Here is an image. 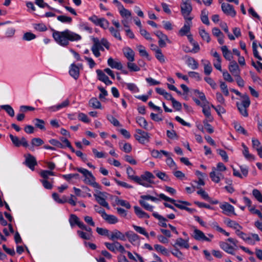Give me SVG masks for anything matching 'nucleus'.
<instances>
[{
	"instance_id": "nucleus-1",
	"label": "nucleus",
	"mask_w": 262,
	"mask_h": 262,
	"mask_svg": "<svg viewBox=\"0 0 262 262\" xmlns=\"http://www.w3.org/2000/svg\"><path fill=\"white\" fill-rule=\"evenodd\" d=\"M52 36L55 41L59 45L66 47L69 44V41H78L81 39V36L69 29L63 31L54 30Z\"/></svg>"
},
{
	"instance_id": "nucleus-2",
	"label": "nucleus",
	"mask_w": 262,
	"mask_h": 262,
	"mask_svg": "<svg viewBox=\"0 0 262 262\" xmlns=\"http://www.w3.org/2000/svg\"><path fill=\"white\" fill-rule=\"evenodd\" d=\"M93 44L91 47V51L96 57H99L101 56L100 51H104L103 47L107 50L110 49V43L104 38H102L101 40L97 38H93Z\"/></svg>"
},
{
	"instance_id": "nucleus-3",
	"label": "nucleus",
	"mask_w": 262,
	"mask_h": 262,
	"mask_svg": "<svg viewBox=\"0 0 262 262\" xmlns=\"http://www.w3.org/2000/svg\"><path fill=\"white\" fill-rule=\"evenodd\" d=\"M226 169L227 168L223 163H218L216 167L212 168V171L209 174L211 180L215 183H219L222 179L224 178V176L222 172L226 171Z\"/></svg>"
},
{
	"instance_id": "nucleus-4",
	"label": "nucleus",
	"mask_w": 262,
	"mask_h": 262,
	"mask_svg": "<svg viewBox=\"0 0 262 262\" xmlns=\"http://www.w3.org/2000/svg\"><path fill=\"white\" fill-rule=\"evenodd\" d=\"M158 196L160 199L172 203L176 207L182 210H184L186 206H190L191 205L190 203L188 202L176 201L173 199L167 196L163 193H161Z\"/></svg>"
},
{
	"instance_id": "nucleus-5",
	"label": "nucleus",
	"mask_w": 262,
	"mask_h": 262,
	"mask_svg": "<svg viewBox=\"0 0 262 262\" xmlns=\"http://www.w3.org/2000/svg\"><path fill=\"white\" fill-rule=\"evenodd\" d=\"M192 8L190 3L183 1L181 4V11L182 15L186 20H188L190 22L192 18L189 17V15L192 11Z\"/></svg>"
},
{
	"instance_id": "nucleus-6",
	"label": "nucleus",
	"mask_w": 262,
	"mask_h": 262,
	"mask_svg": "<svg viewBox=\"0 0 262 262\" xmlns=\"http://www.w3.org/2000/svg\"><path fill=\"white\" fill-rule=\"evenodd\" d=\"M154 34L159 38L158 43L161 48H164L166 46V42L170 43L171 41L168 39L167 36L160 30L154 32Z\"/></svg>"
},
{
	"instance_id": "nucleus-7",
	"label": "nucleus",
	"mask_w": 262,
	"mask_h": 262,
	"mask_svg": "<svg viewBox=\"0 0 262 262\" xmlns=\"http://www.w3.org/2000/svg\"><path fill=\"white\" fill-rule=\"evenodd\" d=\"M106 193L103 192H98L97 193L94 194V196L95 198L96 201L102 206L110 209L108 203L105 201L106 196Z\"/></svg>"
},
{
	"instance_id": "nucleus-8",
	"label": "nucleus",
	"mask_w": 262,
	"mask_h": 262,
	"mask_svg": "<svg viewBox=\"0 0 262 262\" xmlns=\"http://www.w3.org/2000/svg\"><path fill=\"white\" fill-rule=\"evenodd\" d=\"M9 137L14 146L19 147L22 145L25 147H28V141L25 137H22L20 139H19L17 136H14L11 134L9 135Z\"/></svg>"
},
{
	"instance_id": "nucleus-9",
	"label": "nucleus",
	"mask_w": 262,
	"mask_h": 262,
	"mask_svg": "<svg viewBox=\"0 0 262 262\" xmlns=\"http://www.w3.org/2000/svg\"><path fill=\"white\" fill-rule=\"evenodd\" d=\"M82 64H79L77 66L75 63H72L70 67V75L75 79H77L79 76L80 69H82Z\"/></svg>"
},
{
	"instance_id": "nucleus-10",
	"label": "nucleus",
	"mask_w": 262,
	"mask_h": 262,
	"mask_svg": "<svg viewBox=\"0 0 262 262\" xmlns=\"http://www.w3.org/2000/svg\"><path fill=\"white\" fill-rule=\"evenodd\" d=\"M125 235V233L124 234L118 230L115 229L112 232H110L108 238L112 241L120 240L125 241H126Z\"/></svg>"
},
{
	"instance_id": "nucleus-11",
	"label": "nucleus",
	"mask_w": 262,
	"mask_h": 262,
	"mask_svg": "<svg viewBox=\"0 0 262 262\" xmlns=\"http://www.w3.org/2000/svg\"><path fill=\"white\" fill-rule=\"evenodd\" d=\"M222 10L223 12L226 15L234 17L236 15V11H235L233 7L228 4L223 3L221 5Z\"/></svg>"
},
{
	"instance_id": "nucleus-12",
	"label": "nucleus",
	"mask_w": 262,
	"mask_h": 262,
	"mask_svg": "<svg viewBox=\"0 0 262 262\" xmlns=\"http://www.w3.org/2000/svg\"><path fill=\"white\" fill-rule=\"evenodd\" d=\"M70 101L69 99L64 100L62 102L56 105L50 106L47 108L49 112H56L63 108L67 107L69 105Z\"/></svg>"
},
{
	"instance_id": "nucleus-13",
	"label": "nucleus",
	"mask_w": 262,
	"mask_h": 262,
	"mask_svg": "<svg viewBox=\"0 0 262 262\" xmlns=\"http://www.w3.org/2000/svg\"><path fill=\"white\" fill-rule=\"evenodd\" d=\"M220 208L223 210V213L229 215L230 214H235L234 208L228 203L225 202L220 205Z\"/></svg>"
},
{
	"instance_id": "nucleus-14",
	"label": "nucleus",
	"mask_w": 262,
	"mask_h": 262,
	"mask_svg": "<svg viewBox=\"0 0 262 262\" xmlns=\"http://www.w3.org/2000/svg\"><path fill=\"white\" fill-rule=\"evenodd\" d=\"M124 56L126 58L128 61H134L135 60V52L129 47H125L122 50Z\"/></svg>"
},
{
	"instance_id": "nucleus-15",
	"label": "nucleus",
	"mask_w": 262,
	"mask_h": 262,
	"mask_svg": "<svg viewBox=\"0 0 262 262\" xmlns=\"http://www.w3.org/2000/svg\"><path fill=\"white\" fill-rule=\"evenodd\" d=\"M193 237L197 241L210 242V239L206 237L204 233L199 229H194Z\"/></svg>"
},
{
	"instance_id": "nucleus-16",
	"label": "nucleus",
	"mask_w": 262,
	"mask_h": 262,
	"mask_svg": "<svg viewBox=\"0 0 262 262\" xmlns=\"http://www.w3.org/2000/svg\"><path fill=\"white\" fill-rule=\"evenodd\" d=\"M228 68L229 71L234 77L238 76L240 74V70L239 68V66L236 62V61H230Z\"/></svg>"
},
{
	"instance_id": "nucleus-17",
	"label": "nucleus",
	"mask_w": 262,
	"mask_h": 262,
	"mask_svg": "<svg viewBox=\"0 0 262 262\" xmlns=\"http://www.w3.org/2000/svg\"><path fill=\"white\" fill-rule=\"evenodd\" d=\"M25 163L31 170L34 169V166L37 165V162L34 157L28 154L26 157Z\"/></svg>"
},
{
	"instance_id": "nucleus-18",
	"label": "nucleus",
	"mask_w": 262,
	"mask_h": 262,
	"mask_svg": "<svg viewBox=\"0 0 262 262\" xmlns=\"http://www.w3.org/2000/svg\"><path fill=\"white\" fill-rule=\"evenodd\" d=\"M96 73L98 76V78L100 81L103 82L106 85H111L112 82L109 79L107 76H106L101 70H97Z\"/></svg>"
},
{
	"instance_id": "nucleus-19",
	"label": "nucleus",
	"mask_w": 262,
	"mask_h": 262,
	"mask_svg": "<svg viewBox=\"0 0 262 262\" xmlns=\"http://www.w3.org/2000/svg\"><path fill=\"white\" fill-rule=\"evenodd\" d=\"M108 65L113 69L121 70L123 68V66L120 61H115L113 58L110 57L107 60Z\"/></svg>"
},
{
	"instance_id": "nucleus-20",
	"label": "nucleus",
	"mask_w": 262,
	"mask_h": 262,
	"mask_svg": "<svg viewBox=\"0 0 262 262\" xmlns=\"http://www.w3.org/2000/svg\"><path fill=\"white\" fill-rule=\"evenodd\" d=\"M220 246L221 249H222L227 253L232 255L235 254L234 252V251L235 250L234 248H233V247L230 246L228 243L224 242H221L220 243Z\"/></svg>"
},
{
	"instance_id": "nucleus-21",
	"label": "nucleus",
	"mask_w": 262,
	"mask_h": 262,
	"mask_svg": "<svg viewBox=\"0 0 262 262\" xmlns=\"http://www.w3.org/2000/svg\"><path fill=\"white\" fill-rule=\"evenodd\" d=\"M127 237L129 242L134 244L139 241V236L133 231H127L125 233V237Z\"/></svg>"
},
{
	"instance_id": "nucleus-22",
	"label": "nucleus",
	"mask_w": 262,
	"mask_h": 262,
	"mask_svg": "<svg viewBox=\"0 0 262 262\" xmlns=\"http://www.w3.org/2000/svg\"><path fill=\"white\" fill-rule=\"evenodd\" d=\"M163 155L167 157L166 162L168 166L171 168H176V164L171 157V154L166 151H162Z\"/></svg>"
},
{
	"instance_id": "nucleus-23",
	"label": "nucleus",
	"mask_w": 262,
	"mask_h": 262,
	"mask_svg": "<svg viewBox=\"0 0 262 262\" xmlns=\"http://www.w3.org/2000/svg\"><path fill=\"white\" fill-rule=\"evenodd\" d=\"M260 241V238L258 234L255 233H250L248 235L245 242L249 244L254 245L255 244V242Z\"/></svg>"
},
{
	"instance_id": "nucleus-24",
	"label": "nucleus",
	"mask_w": 262,
	"mask_h": 262,
	"mask_svg": "<svg viewBox=\"0 0 262 262\" xmlns=\"http://www.w3.org/2000/svg\"><path fill=\"white\" fill-rule=\"evenodd\" d=\"M102 218L110 224H115L118 222V219L116 216L107 214L106 212L103 213Z\"/></svg>"
},
{
	"instance_id": "nucleus-25",
	"label": "nucleus",
	"mask_w": 262,
	"mask_h": 262,
	"mask_svg": "<svg viewBox=\"0 0 262 262\" xmlns=\"http://www.w3.org/2000/svg\"><path fill=\"white\" fill-rule=\"evenodd\" d=\"M225 222L229 227L234 229L235 230V233L239 230H242L243 229V227L238 223L229 219H227Z\"/></svg>"
},
{
	"instance_id": "nucleus-26",
	"label": "nucleus",
	"mask_w": 262,
	"mask_h": 262,
	"mask_svg": "<svg viewBox=\"0 0 262 262\" xmlns=\"http://www.w3.org/2000/svg\"><path fill=\"white\" fill-rule=\"evenodd\" d=\"M201 62L204 66V73L207 75H210L212 71V68L210 62L208 60L202 59L201 60Z\"/></svg>"
},
{
	"instance_id": "nucleus-27",
	"label": "nucleus",
	"mask_w": 262,
	"mask_h": 262,
	"mask_svg": "<svg viewBox=\"0 0 262 262\" xmlns=\"http://www.w3.org/2000/svg\"><path fill=\"white\" fill-rule=\"evenodd\" d=\"M135 139L141 144H145V143L148 142L150 136L148 133H146L145 134L140 135H135Z\"/></svg>"
},
{
	"instance_id": "nucleus-28",
	"label": "nucleus",
	"mask_w": 262,
	"mask_h": 262,
	"mask_svg": "<svg viewBox=\"0 0 262 262\" xmlns=\"http://www.w3.org/2000/svg\"><path fill=\"white\" fill-rule=\"evenodd\" d=\"M140 179L144 180L145 181H147L148 183L151 184H154L153 179L155 178L154 174L149 171L145 172L140 177Z\"/></svg>"
},
{
	"instance_id": "nucleus-29",
	"label": "nucleus",
	"mask_w": 262,
	"mask_h": 262,
	"mask_svg": "<svg viewBox=\"0 0 262 262\" xmlns=\"http://www.w3.org/2000/svg\"><path fill=\"white\" fill-rule=\"evenodd\" d=\"M221 50L223 53V56L227 60L231 61L233 56L232 53L228 50L226 46H223L221 47Z\"/></svg>"
},
{
	"instance_id": "nucleus-30",
	"label": "nucleus",
	"mask_w": 262,
	"mask_h": 262,
	"mask_svg": "<svg viewBox=\"0 0 262 262\" xmlns=\"http://www.w3.org/2000/svg\"><path fill=\"white\" fill-rule=\"evenodd\" d=\"M135 212L136 214L139 218H144V219H148L149 218V215L143 211L139 207L135 206L134 207Z\"/></svg>"
},
{
	"instance_id": "nucleus-31",
	"label": "nucleus",
	"mask_w": 262,
	"mask_h": 262,
	"mask_svg": "<svg viewBox=\"0 0 262 262\" xmlns=\"http://www.w3.org/2000/svg\"><path fill=\"white\" fill-rule=\"evenodd\" d=\"M242 146L243 147V154L245 158L248 160H254L255 156L249 153L248 147L244 143H242Z\"/></svg>"
},
{
	"instance_id": "nucleus-32",
	"label": "nucleus",
	"mask_w": 262,
	"mask_h": 262,
	"mask_svg": "<svg viewBox=\"0 0 262 262\" xmlns=\"http://www.w3.org/2000/svg\"><path fill=\"white\" fill-rule=\"evenodd\" d=\"M152 215L159 220V226L166 228L167 226L166 224L167 219L163 216L160 215L157 212H154Z\"/></svg>"
},
{
	"instance_id": "nucleus-33",
	"label": "nucleus",
	"mask_w": 262,
	"mask_h": 262,
	"mask_svg": "<svg viewBox=\"0 0 262 262\" xmlns=\"http://www.w3.org/2000/svg\"><path fill=\"white\" fill-rule=\"evenodd\" d=\"M199 33L203 40L206 41L207 42H210V35L209 33L206 31L204 28L200 27L199 29Z\"/></svg>"
},
{
	"instance_id": "nucleus-34",
	"label": "nucleus",
	"mask_w": 262,
	"mask_h": 262,
	"mask_svg": "<svg viewBox=\"0 0 262 262\" xmlns=\"http://www.w3.org/2000/svg\"><path fill=\"white\" fill-rule=\"evenodd\" d=\"M174 245L186 249H188L189 248L188 240L184 239L181 237L178 238L176 239Z\"/></svg>"
},
{
	"instance_id": "nucleus-35",
	"label": "nucleus",
	"mask_w": 262,
	"mask_h": 262,
	"mask_svg": "<svg viewBox=\"0 0 262 262\" xmlns=\"http://www.w3.org/2000/svg\"><path fill=\"white\" fill-rule=\"evenodd\" d=\"M126 173L128 179L130 180H132L134 182H136L137 180H139V177L135 175V171L131 167L128 166L126 168Z\"/></svg>"
},
{
	"instance_id": "nucleus-36",
	"label": "nucleus",
	"mask_w": 262,
	"mask_h": 262,
	"mask_svg": "<svg viewBox=\"0 0 262 262\" xmlns=\"http://www.w3.org/2000/svg\"><path fill=\"white\" fill-rule=\"evenodd\" d=\"M89 105L90 107H93L95 109H101V104L99 101L96 98L93 97L92 98L89 102Z\"/></svg>"
},
{
	"instance_id": "nucleus-37",
	"label": "nucleus",
	"mask_w": 262,
	"mask_h": 262,
	"mask_svg": "<svg viewBox=\"0 0 262 262\" xmlns=\"http://www.w3.org/2000/svg\"><path fill=\"white\" fill-rule=\"evenodd\" d=\"M208 11L206 9H203L201 11V19L202 23L207 26L209 25L210 22L208 19Z\"/></svg>"
},
{
	"instance_id": "nucleus-38",
	"label": "nucleus",
	"mask_w": 262,
	"mask_h": 262,
	"mask_svg": "<svg viewBox=\"0 0 262 262\" xmlns=\"http://www.w3.org/2000/svg\"><path fill=\"white\" fill-rule=\"evenodd\" d=\"M190 24L188 22L186 21L184 26L179 30V34L180 36L187 35L190 32Z\"/></svg>"
},
{
	"instance_id": "nucleus-39",
	"label": "nucleus",
	"mask_w": 262,
	"mask_h": 262,
	"mask_svg": "<svg viewBox=\"0 0 262 262\" xmlns=\"http://www.w3.org/2000/svg\"><path fill=\"white\" fill-rule=\"evenodd\" d=\"M119 12L122 17L128 19L132 15V13L128 10L125 9L123 6L119 9Z\"/></svg>"
},
{
	"instance_id": "nucleus-40",
	"label": "nucleus",
	"mask_w": 262,
	"mask_h": 262,
	"mask_svg": "<svg viewBox=\"0 0 262 262\" xmlns=\"http://www.w3.org/2000/svg\"><path fill=\"white\" fill-rule=\"evenodd\" d=\"M187 64L192 70H196L198 68V63L192 57H189L187 59Z\"/></svg>"
},
{
	"instance_id": "nucleus-41",
	"label": "nucleus",
	"mask_w": 262,
	"mask_h": 262,
	"mask_svg": "<svg viewBox=\"0 0 262 262\" xmlns=\"http://www.w3.org/2000/svg\"><path fill=\"white\" fill-rule=\"evenodd\" d=\"M1 108L5 110L10 117H13L14 116V111L10 105H3L1 106Z\"/></svg>"
},
{
	"instance_id": "nucleus-42",
	"label": "nucleus",
	"mask_w": 262,
	"mask_h": 262,
	"mask_svg": "<svg viewBox=\"0 0 262 262\" xmlns=\"http://www.w3.org/2000/svg\"><path fill=\"white\" fill-rule=\"evenodd\" d=\"M241 98L243 100L242 102L239 103V105L248 107L250 104V100L248 95L245 94L241 96Z\"/></svg>"
},
{
	"instance_id": "nucleus-43",
	"label": "nucleus",
	"mask_w": 262,
	"mask_h": 262,
	"mask_svg": "<svg viewBox=\"0 0 262 262\" xmlns=\"http://www.w3.org/2000/svg\"><path fill=\"white\" fill-rule=\"evenodd\" d=\"M53 199L57 203L63 204L67 202L68 200L65 196H63L62 198H59V195L56 192L52 194Z\"/></svg>"
},
{
	"instance_id": "nucleus-44",
	"label": "nucleus",
	"mask_w": 262,
	"mask_h": 262,
	"mask_svg": "<svg viewBox=\"0 0 262 262\" xmlns=\"http://www.w3.org/2000/svg\"><path fill=\"white\" fill-rule=\"evenodd\" d=\"M133 227L136 231L144 235L146 238H149V234L144 228L135 225H133Z\"/></svg>"
},
{
	"instance_id": "nucleus-45",
	"label": "nucleus",
	"mask_w": 262,
	"mask_h": 262,
	"mask_svg": "<svg viewBox=\"0 0 262 262\" xmlns=\"http://www.w3.org/2000/svg\"><path fill=\"white\" fill-rule=\"evenodd\" d=\"M154 248L158 252H161L162 254L165 256H168L169 255V252L167 249L161 245L158 244L155 245L154 246Z\"/></svg>"
},
{
	"instance_id": "nucleus-46",
	"label": "nucleus",
	"mask_w": 262,
	"mask_h": 262,
	"mask_svg": "<svg viewBox=\"0 0 262 262\" xmlns=\"http://www.w3.org/2000/svg\"><path fill=\"white\" fill-rule=\"evenodd\" d=\"M155 56L157 59L161 63H164L165 62V57L162 51L160 49L156 48V52H155Z\"/></svg>"
},
{
	"instance_id": "nucleus-47",
	"label": "nucleus",
	"mask_w": 262,
	"mask_h": 262,
	"mask_svg": "<svg viewBox=\"0 0 262 262\" xmlns=\"http://www.w3.org/2000/svg\"><path fill=\"white\" fill-rule=\"evenodd\" d=\"M137 48L141 56L148 58L149 55L145 50V48L141 45H137Z\"/></svg>"
},
{
	"instance_id": "nucleus-48",
	"label": "nucleus",
	"mask_w": 262,
	"mask_h": 262,
	"mask_svg": "<svg viewBox=\"0 0 262 262\" xmlns=\"http://www.w3.org/2000/svg\"><path fill=\"white\" fill-rule=\"evenodd\" d=\"M36 127L40 129L45 130V121L43 120L36 118L33 121Z\"/></svg>"
},
{
	"instance_id": "nucleus-49",
	"label": "nucleus",
	"mask_w": 262,
	"mask_h": 262,
	"mask_svg": "<svg viewBox=\"0 0 262 262\" xmlns=\"http://www.w3.org/2000/svg\"><path fill=\"white\" fill-rule=\"evenodd\" d=\"M203 113L204 115L208 118L209 121L213 120V118L211 115L210 108L208 106H204L203 107Z\"/></svg>"
},
{
	"instance_id": "nucleus-50",
	"label": "nucleus",
	"mask_w": 262,
	"mask_h": 262,
	"mask_svg": "<svg viewBox=\"0 0 262 262\" xmlns=\"http://www.w3.org/2000/svg\"><path fill=\"white\" fill-rule=\"evenodd\" d=\"M155 173L156 175V176L159 178L160 179H161L162 181H169V178L168 175H167L165 172L156 171H155Z\"/></svg>"
},
{
	"instance_id": "nucleus-51",
	"label": "nucleus",
	"mask_w": 262,
	"mask_h": 262,
	"mask_svg": "<svg viewBox=\"0 0 262 262\" xmlns=\"http://www.w3.org/2000/svg\"><path fill=\"white\" fill-rule=\"evenodd\" d=\"M33 26L34 29L39 32H44L47 30V26L43 23L34 24Z\"/></svg>"
},
{
	"instance_id": "nucleus-52",
	"label": "nucleus",
	"mask_w": 262,
	"mask_h": 262,
	"mask_svg": "<svg viewBox=\"0 0 262 262\" xmlns=\"http://www.w3.org/2000/svg\"><path fill=\"white\" fill-rule=\"evenodd\" d=\"M133 61H128L127 63V67L129 71L132 72H138L139 71L140 69V68L135 63L133 62Z\"/></svg>"
},
{
	"instance_id": "nucleus-53",
	"label": "nucleus",
	"mask_w": 262,
	"mask_h": 262,
	"mask_svg": "<svg viewBox=\"0 0 262 262\" xmlns=\"http://www.w3.org/2000/svg\"><path fill=\"white\" fill-rule=\"evenodd\" d=\"M116 202L117 205H119L121 206L124 207L127 209H130L131 206L129 203L125 200L117 199Z\"/></svg>"
},
{
	"instance_id": "nucleus-54",
	"label": "nucleus",
	"mask_w": 262,
	"mask_h": 262,
	"mask_svg": "<svg viewBox=\"0 0 262 262\" xmlns=\"http://www.w3.org/2000/svg\"><path fill=\"white\" fill-rule=\"evenodd\" d=\"M136 122L141 127L145 129L147 128L148 124L146 120L143 117H140L137 118Z\"/></svg>"
},
{
	"instance_id": "nucleus-55",
	"label": "nucleus",
	"mask_w": 262,
	"mask_h": 262,
	"mask_svg": "<svg viewBox=\"0 0 262 262\" xmlns=\"http://www.w3.org/2000/svg\"><path fill=\"white\" fill-rule=\"evenodd\" d=\"M80 219L75 214H71L69 218V222L71 226L75 225H77L78 223L80 222Z\"/></svg>"
},
{
	"instance_id": "nucleus-56",
	"label": "nucleus",
	"mask_w": 262,
	"mask_h": 262,
	"mask_svg": "<svg viewBox=\"0 0 262 262\" xmlns=\"http://www.w3.org/2000/svg\"><path fill=\"white\" fill-rule=\"evenodd\" d=\"M96 231L99 234L101 235L106 236L108 238L109 237L110 232L107 229L97 227L96 228Z\"/></svg>"
},
{
	"instance_id": "nucleus-57",
	"label": "nucleus",
	"mask_w": 262,
	"mask_h": 262,
	"mask_svg": "<svg viewBox=\"0 0 262 262\" xmlns=\"http://www.w3.org/2000/svg\"><path fill=\"white\" fill-rule=\"evenodd\" d=\"M220 88L222 93L225 96H228L229 94L227 85L223 81H220Z\"/></svg>"
},
{
	"instance_id": "nucleus-58",
	"label": "nucleus",
	"mask_w": 262,
	"mask_h": 262,
	"mask_svg": "<svg viewBox=\"0 0 262 262\" xmlns=\"http://www.w3.org/2000/svg\"><path fill=\"white\" fill-rule=\"evenodd\" d=\"M140 204L146 210L149 211H152L154 209V206L149 205L146 201H144V200H139Z\"/></svg>"
},
{
	"instance_id": "nucleus-59",
	"label": "nucleus",
	"mask_w": 262,
	"mask_h": 262,
	"mask_svg": "<svg viewBox=\"0 0 262 262\" xmlns=\"http://www.w3.org/2000/svg\"><path fill=\"white\" fill-rule=\"evenodd\" d=\"M117 242H116L114 243L105 242L104 245L109 250L112 252H115L117 248Z\"/></svg>"
},
{
	"instance_id": "nucleus-60",
	"label": "nucleus",
	"mask_w": 262,
	"mask_h": 262,
	"mask_svg": "<svg viewBox=\"0 0 262 262\" xmlns=\"http://www.w3.org/2000/svg\"><path fill=\"white\" fill-rule=\"evenodd\" d=\"M44 143L43 141L39 138H34L31 140V144L33 147L39 146Z\"/></svg>"
},
{
	"instance_id": "nucleus-61",
	"label": "nucleus",
	"mask_w": 262,
	"mask_h": 262,
	"mask_svg": "<svg viewBox=\"0 0 262 262\" xmlns=\"http://www.w3.org/2000/svg\"><path fill=\"white\" fill-rule=\"evenodd\" d=\"M36 37V35L31 32H26L24 34L23 39L26 41H30L35 39Z\"/></svg>"
},
{
	"instance_id": "nucleus-62",
	"label": "nucleus",
	"mask_w": 262,
	"mask_h": 262,
	"mask_svg": "<svg viewBox=\"0 0 262 262\" xmlns=\"http://www.w3.org/2000/svg\"><path fill=\"white\" fill-rule=\"evenodd\" d=\"M109 30H110V32L111 33L112 35L114 37L119 39V40H122L121 37L120 36V34L118 30L115 29L113 27H110L109 28Z\"/></svg>"
},
{
	"instance_id": "nucleus-63",
	"label": "nucleus",
	"mask_w": 262,
	"mask_h": 262,
	"mask_svg": "<svg viewBox=\"0 0 262 262\" xmlns=\"http://www.w3.org/2000/svg\"><path fill=\"white\" fill-rule=\"evenodd\" d=\"M128 90L130 91L133 93H138L139 91V89L137 85L132 83H127L126 84Z\"/></svg>"
},
{
	"instance_id": "nucleus-64",
	"label": "nucleus",
	"mask_w": 262,
	"mask_h": 262,
	"mask_svg": "<svg viewBox=\"0 0 262 262\" xmlns=\"http://www.w3.org/2000/svg\"><path fill=\"white\" fill-rule=\"evenodd\" d=\"M252 194L258 202L262 203V194L258 189H254Z\"/></svg>"
}]
</instances>
